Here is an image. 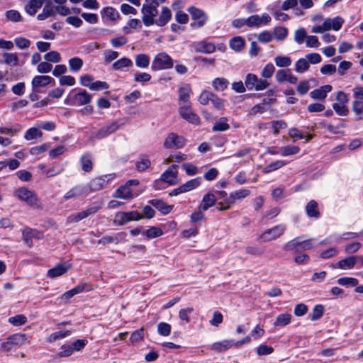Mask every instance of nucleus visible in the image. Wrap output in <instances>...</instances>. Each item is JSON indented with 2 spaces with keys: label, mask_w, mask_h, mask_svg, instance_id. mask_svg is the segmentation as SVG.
Segmentation results:
<instances>
[{
  "label": "nucleus",
  "mask_w": 363,
  "mask_h": 363,
  "mask_svg": "<svg viewBox=\"0 0 363 363\" xmlns=\"http://www.w3.org/2000/svg\"><path fill=\"white\" fill-rule=\"evenodd\" d=\"M356 263V257H350L346 259H342L339 262V266L341 268L350 269L354 267Z\"/></svg>",
  "instance_id": "59"
},
{
  "label": "nucleus",
  "mask_w": 363,
  "mask_h": 363,
  "mask_svg": "<svg viewBox=\"0 0 363 363\" xmlns=\"http://www.w3.org/2000/svg\"><path fill=\"white\" fill-rule=\"evenodd\" d=\"M326 22L328 23V28L330 30L331 29H333L334 30H339L343 23H344V19L342 18L340 16H337L335 18H326L325 19Z\"/></svg>",
  "instance_id": "33"
},
{
  "label": "nucleus",
  "mask_w": 363,
  "mask_h": 363,
  "mask_svg": "<svg viewBox=\"0 0 363 363\" xmlns=\"http://www.w3.org/2000/svg\"><path fill=\"white\" fill-rule=\"evenodd\" d=\"M133 65L131 60L127 57H123L113 64V68L115 70H119L124 67H130Z\"/></svg>",
  "instance_id": "40"
},
{
  "label": "nucleus",
  "mask_w": 363,
  "mask_h": 363,
  "mask_svg": "<svg viewBox=\"0 0 363 363\" xmlns=\"http://www.w3.org/2000/svg\"><path fill=\"white\" fill-rule=\"evenodd\" d=\"M23 336V335L18 333L9 336L6 339L1 341L0 344L1 350L5 352H9L16 350V347L21 344Z\"/></svg>",
  "instance_id": "6"
},
{
  "label": "nucleus",
  "mask_w": 363,
  "mask_h": 363,
  "mask_svg": "<svg viewBox=\"0 0 363 363\" xmlns=\"http://www.w3.org/2000/svg\"><path fill=\"white\" fill-rule=\"evenodd\" d=\"M275 65L279 67H288L291 65V59L289 56L277 55L274 58Z\"/></svg>",
  "instance_id": "37"
},
{
  "label": "nucleus",
  "mask_w": 363,
  "mask_h": 363,
  "mask_svg": "<svg viewBox=\"0 0 363 363\" xmlns=\"http://www.w3.org/2000/svg\"><path fill=\"white\" fill-rule=\"evenodd\" d=\"M313 247V239L306 240L304 241H299L298 239H294L287 242L284 249L286 251H291L294 250H307Z\"/></svg>",
  "instance_id": "9"
},
{
  "label": "nucleus",
  "mask_w": 363,
  "mask_h": 363,
  "mask_svg": "<svg viewBox=\"0 0 363 363\" xmlns=\"http://www.w3.org/2000/svg\"><path fill=\"white\" fill-rule=\"evenodd\" d=\"M43 135L42 132L36 128H29L25 133L24 138L27 140H31Z\"/></svg>",
  "instance_id": "46"
},
{
  "label": "nucleus",
  "mask_w": 363,
  "mask_h": 363,
  "mask_svg": "<svg viewBox=\"0 0 363 363\" xmlns=\"http://www.w3.org/2000/svg\"><path fill=\"white\" fill-rule=\"evenodd\" d=\"M27 320V317L23 314L11 316L8 320L9 323L14 326H21L26 324Z\"/></svg>",
  "instance_id": "38"
},
{
  "label": "nucleus",
  "mask_w": 363,
  "mask_h": 363,
  "mask_svg": "<svg viewBox=\"0 0 363 363\" xmlns=\"http://www.w3.org/2000/svg\"><path fill=\"white\" fill-rule=\"evenodd\" d=\"M83 65V61L79 57H73L69 60V68L72 71H79Z\"/></svg>",
  "instance_id": "55"
},
{
  "label": "nucleus",
  "mask_w": 363,
  "mask_h": 363,
  "mask_svg": "<svg viewBox=\"0 0 363 363\" xmlns=\"http://www.w3.org/2000/svg\"><path fill=\"white\" fill-rule=\"evenodd\" d=\"M113 196L117 199H129L133 198V196L130 188L125 184L117 189Z\"/></svg>",
  "instance_id": "23"
},
{
  "label": "nucleus",
  "mask_w": 363,
  "mask_h": 363,
  "mask_svg": "<svg viewBox=\"0 0 363 363\" xmlns=\"http://www.w3.org/2000/svg\"><path fill=\"white\" fill-rule=\"evenodd\" d=\"M309 69L308 62L306 58H300L295 64V71L303 73Z\"/></svg>",
  "instance_id": "44"
},
{
  "label": "nucleus",
  "mask_w": 363,
  "mask_h": 363,
  "mask_svg": "<svg viewBox=\"0 0 363 363\" xmlns=\"http://www.w3.org/2000/svg\"><path fill=\"white\" fill-rule=\"evenodd\" d=\"M74 353L72 345L70 344L62 345L59 350L57 356L60 358L70 357Z\"/></svg>",
  "instance_id": "43"
},
{
  "label": "nucleus",
  "mask_w": 363,
  "mask_h": 363,
  "mask_svg": "<svg viewBox=\"0 0 363 363\" xmlns=\"http://www.w3.org/2000/svg\"><path fill=\"white\" fill-rule=\"evenodd\" d=\"M216 202V197L212 193H208L203 197V199L199 205L200 209L203 211L208 210L210 207L213 206Z\"/></svg>",
  "instance_id": "22"
},
{
  "label": "nucleus",
  "mask_w": 363,
  "mask_h": 363,
  "mask_svg": "<svg viewBox=\"0 0 363 363\" xmlns=\"http://www.w3.org/2000/svg\"><path fill=\"white\" fill-rule=\"evenodd\" d=\"M275 71L274 66L272 63H268L263 68L261 75L263 78L268 79L270 78Z\"/></svg>",
  "instance_id": "63"
},
{
  "label": "nucleus",
  "mask_w": 363,
  "mask_h": 363,
  "mask_svg": "<svg viewBox=\"0 0 363 363\" xmlns=\"http://www.w3.org/2000/svg\"><path fill=\"white\" fill-rule=\"evenodd\" d=\"M4 57L5 58V63L7 65H13V66H16L18 62V57L16 54L4 52L3 54Z\"/></svg>",
  "instance_id": "53"
},
{
  "label": "nucleus",
  "mask_w": 363,
  "mask_h": 363,
  "mask_svg": "<svg viewBox=\"0 0 363 363\" xmlns=\"http://www.w3.org/2000/svg\"><path fill=\"white\" fill-rule=\"evenodd\" d=\"M250 194L248 189H240L230 194V196L225 200V203H234L235 200L246 198Z\"/></svg>",
  "instance_id": "24"
},
{
  "label": "nucleus",
  "mask_w": 363,
  "mask_h": 363,
  "mask_svg": "<svg viewBox=\"0 0 363 363\" xmlns=\"http://www.w3.org/2000/svg\"><path fill=\"white\" fill-rule=\"evenodd\" d=\"M44 59L48 62L57 63L60 62L61 57L58 52L50 51L44 55Z\"/></svg>",
  "instance_id": "51"
},
{
  "label": "nucleus",
  "mask_w": 363,
  "mask_h": 363,
  "mask_svg": "<svg viewBox=\"0 0 363 363\" xmlns=\"http://www.w3.org/2000/svg\"><path fill=\"white\" fill-rule=\"evenodd\" d=\"M273 352H274V348L272 347L269 346L265 344H261L257 348V354L259 356L268 355V354H272Z\"/></svg>",
  "instance_id": "61"
},
{
  "label": "nucleus",
  "mask_w": 363,
  "mask_h": 363,
  "mask_svg": "<svg viewBox=\"0 0 363 363\" xmlns=\"http://www.w3.org/2000/svg\"><path fill=\"white\" fill-rule=\"evenodd\" d=\"M325 311L324 306L321 304L315 305L312 312L308 315V318L311 321L319 320L323 315Z\"/></svg>",
  "instance_id": "31"
},
{
  "label": "nucleus",
  "mask_w": 363,
  "mask_h": 363,
  "mask_svg": "<svg viewBox=\"0 0 363 363\" xmlns=\"http://www.w3.org/2000/svg\"><path fill=\"white\" fill-rule=\"evenodd\" d=\"M189 94L187 91L184 88H181L179 89V105L181 106H186L189 105Z\"/></svg>",
  "instance_id": "57"
},
{
  "label": "nucleus",
  "mask_w": 363,
  "mask_h": 363,
  "mask_svg": "<svg viewBox=\"0 0 363 363\" xmlns=\"http://www.w3.org/2000/svg\"><path fill=\"white\" fill-rule=\"evenodd\" d=\"M307 38V33L304 28H301L295 31L294 40L298 44H301Z\"/></svg>",
  "instance_id": "62"
},
{
  "label": "nucleus",
  "mask_w": 363,
  "mask_h": 363,
  "mask_svg": "<svg viewBox=\"0 0 363 363\" xmlns=\"http://www.w3.org/2000/svg\"><path fill=\"white\" fill-rule=\"evenodd\" d=\"M286 227L284 225H276L270 229L266 230L263 233H262L259 236L258 240L269 242L275 240L279 238L284 233Z\"/></svg>",
  "instance_id": "7"
},
{
  "label": "nucleus",
  "mask_w": 363,
  "mask_h": 363,
  "mask_svg": "<svg viewBox=\"0 0 363 363\" xmlns=\"http://www.w3.org/2000/svg\"><path fill=\"white\" fill-rule=\"evenodd\" d=\"M150 164V160L146 157H143L140 161L136 162V168L138 171L143 172L149 168Z\"/></svg>",
  "instance_id": "52"
},
{
  "label": "nucleus",
  "mask_w": 363,
  "mask_h": 363,
  "mask_svg": "<svg viewBox=\"0 0 363 363\" xmlns=\"http://www.w3.org/2000/svg\"><path fill=\"white\" fill-rule=\"evenodd\" d=\"M157 6L153 0H145L142 7L143 22L146 26L155 24V18L158 13Z\"/></svg>",
  "instance_id": "2"
},
{
  "label": "nucleus",
  "mask_w": 363,
  "mask_h": 363,
  "mask_svg": "<svg viewBox=\"0 0 363 363\" xmlns=\"http://www.w3.org/2000/svg\"><path fill=\"white\" fill-rule=\"evenodd\" d=\"M299 150L297 146H284L280 148V153L282 156H290L297 154Z\"/></svg>",
  "instance_id": "48"
},
{
  "label": "nucleus",
  "mask_w": 363,
  "mask_h": 363,
  "mask_svg": "<svg viewBox=\"0 0 363 363\" xmlns=\"http://www.w3.org/2000/svg\"><path fill=\"white\" fill-rule=\"evenodd\" d=\"M129 120L128 118L121 119L116 121H113L109 124L101 128L96 133L95 138L97 139H102L113 133H115L120 126L124 125L125 123H128Z\"/></svg>",
  "instance_id": "4"
},
{
  "label": "nucleus",
  "mask_w": 363,
  "mask_h": 363,
  "mask_svg": "<svg viewBox=\"0 0 363 363\" xmlns=\"http://www.w3.org/2000/svg\"><path fill=\"white\" fill-rule=\"evenodd\" d=\"M234 345L233 340H225L220 342H214L212 345V350L217 352H223L230 348Z\"/></svg>",
  "instance_id": "28"
},
{
  "label": "nucleus",
  "mask_w": 363,
  "mask_h": 363,
  "mask_svg": "<svg viewBox=\"0 0 363 363\" xmlns=\"http://www.w3.org/2000/svg\"><path fill=\"white\" fill-rule=\"evenodd\" d=\"M93 291L94 289L91 285L86 283H82L73 288L72 289L67 291L64 294V295H77L82 293L86 294L92 292Z\"/></svg>",
  "instance_id": "18"
},
{
  "label": "nucleus",
  "mask_w": 363,
  "mask_h": 363,
  "mask_svg": "<svg viewBox=\"0 0 363 363\" xmlns=\"http://www.w3.org/2000/svg\"><path fill=\"white\" fill-rule=\"evenodd\" d=\"M14 194L18 199L26 203L33 208L39 209L42 208V203L36 194L27 188H19L16 190Z\"/></svg>",
  "instance_id": "1"
},
{
  "label": "nucleus",
  "mask_w": 363,
  "mask_h": 363,
  "mask_svg": "<svg viewBox=\"0 0 363 363\" xmlns=\"http://www.w3.org/2000/svg\"><path fill=\"white\" fill-rule=\"evenodd\" d=\"M291 315L287 313H281L278 315L274 322L275 328H281L291 323Z\"/></svg>",
  "instance_id": "20"
},
{
  "label": "nucleus",
  "mask_w": 363,
  "mask_h": 363,
  "mask_svg": "<svg viewBox=\"0 0 363 363\" xmlns=\"http://www.w3.org/2000/svg\"><path fill=\"white\" fill-rule=\"evenodd\" d=\"M275 79L279 83L287 82L291 84H295L298 82V78L291 74L290 69H279L276 72Z\"/></svg>",
  "instance_id": "12"
},
{
  "label": "nucleus",
  "mask_w": 363,
  "mask_h": 363,
  "mask_svg": "<svg viewBox=\"0 0 363 363\" xmlns=\"http://www.w3.org/2000/svg\"><path fill=\"white\" fill-rule=\"evenodd\" d=\"M55 15V6H45L43 7L42 13H39L37 18L39 21H43L48 17L54 16Z\"/></svg>",
  "instance_id": "36"
},
{
  "label": "nucleus",
  "mask_w": 363,
  "mask_h": 363,
  "mask_svg": "<svg viewBox=\"0 0 363 363\" xmlns=\"http://www.w3.org/2000/svg\"><path fill=\"white\" fill-rule=\"evenodd\" d=\"M99 209V207L92 206L85 211H81L75 214H72L67 218V221L70 223L79 222L86 218L89 216L95 213L96 212L98 211Z\"/></svg>",
  "instance_id": "15"
},
{
  "label": "nucleus",
  "mask_w": 363,
  "mask_h": 363,
  "mask_svg": "<svg viewBox=\"0 0 363 363\" xmlns=\"http://www.w3.org/2000/svg\"><path fill=\"white\" fill-rule=\"evenodd\" d=\"M43 4V0H31L26 6L25 9L28 13L33 16L42 7Z\"/></svg>",
  "instance_id": "26"
},
{
  "label": "nucleus",
  "mask_w": 363,
  "mask_h": 363,
  "mask_svg": "<svg viewBox=\"0 0 363 363\" xmlns=\"http://www.w3.org/2000/svg\"><path fill=\"white\" fill-rule=\"evenodd\" d=\"M83 194V190L79 186H75L72 188L71 190H69L68 192L66 193L65 195V199H70L73 198L78 197L81 196Z\"/></svg>",
  "instance_id": "56"
},
{
  "label": "nucleus",
  "mask_w": 363,
  "mask_h": 363,
  "mask_svg": "<svg viewBox=\"0 0 363 363\" xmlns=\"http://www.w3.org/2000/svg\"><path fill=\"white\" fill-rule=\"evenodd\" d=\"M150 203L164 214L169 213L172 209V206L166 204L162 200L154 199L150 201Z\"/></svg>",
  "instance_id": "29"
},
{
  "label": "nucleus",
  "mask_w": 363,
  "mask_h": 363,
  "mask_svg": "<svg viewBox=\"0 0 363 363\" xmlns=\"http://www.w3.org/2000/svg\"><path fill=\"white\" fill-rule=\"evenodd\" d=\"M173 65L172 59L166 52H160L152 60L151 68L155 71L167 69L172 68Z\"/></svg>",
  "instance_id": "3"
},
{
  "label": "nucleus",
  "mask_w": 363,
  "mask_h": 363,
  "mask_svg": "<svg viewBox=\"0 0 363 363\" xmlns=\"http://www.w3.org/2000/svg\"><path fill=\"white\" fill-rule=\"evenodd\" d=\"M269 101H262L261 103L255 105L251 111V115H255L257 113H263L270 108V105L268 104Z\"/></svg>",
  "instance_id": "35"
},
{
  "label": "nucleus",
  "mask_w": 363,
  "mask_h": 363,
  "mask_svg": "<svg viewBox=\"0 0 363 363\" xmlns=\"http://www.w3.org/2000/svg\"><path fill=\"white\" fill-rule=\"evenodd\" d=\"M157 332L160 335L168 336L171 333V325L169 323L161 322L157 325Z\"/></svg>",
  "instance_id": "50"
},
{
  "label": "nucleus",
  "mask_w": 363,
  "mask_h": 363,
  "mask_svg": "<svg viewBox=\"0 0 363 363\" xmlns=\"http://www.w3.org/2000/svg\"><path fill=\"white\" fill-rule=\"evenodd\" d=\"M171 17L172 13L170 9L165 6L162 7L159 18L157 20L155 19V24L157 25L158 26H164L169 22V21L171 19Z\"/></svg>",
  "instance_id": "19"
},
{
  "label": "nucleus",
  "mask_w": 363,
  "mask_h": 363,
  "mask_svg": "<svg viewBox=\"0 0 363 363\" xmlns=\"http://www.w3.org/2000/svg\"><path fill=\"white\" fill-rule=\"evenodd\" d=\"M215 46L211 43H202L197 45L196 50L201 52L212 53L215 51Z\"/></svg>",
  "instance_id": "49"
},
{
  "label": "nucleus",
  "mask_w": 363,
  "mask_h": 363,
  "mask_svg": "<svg viewBox=\"0 0 363 363\" xmlns=\"http://www.w3.org/2000/svg\"><path fill=\"white\" fill-rule=\"evenodd\" d=\"M91 100V95L86 91H81L74 96V101L79 106L87 104Z\"/></svg>",
  "instance_id": "30"
},
{
  "label": "nucleus",
  "mask_w": 363,
  "mask_h": 363,
  "mask_svg": "<svg viewBox=\"0 0 363 363\" xmlns=\"http://www.w3.org/2000/svg\"><path fill=\"white\" fill-rule=\"evenodd\" d=\"M245 84L248 90L256 91L264 90L269 86L267 80L259 79L254 74H248L246 76Z\"/></svg>",
  "instance_id": "5"
},
{
  "label": "nucleus",
  "mask_w": 363,
  "mask_h": 363,
  "mask_svg": "<svg viewBox=\"0 0 363 363\" xmlns=\"http://www.w3.org/2000/svg\"><path fill=\"white\" fill-rule=\"evenodd\" d=\"M230 128V125L228 123L226 117L219 118L212 127L213 132H223L228 130Z\"/></svg>",
  "instance_id": "27"
},
{
  "label": "nucleus",
  "mask_w": 363,
  "mask_h": 363,
  "mask_svg": "<svg viewBox=\"0 0 363 363\" xmlns=\"http://www.w3.org/2000/svg\"><path fill=\"white\" fill-rule=\"evenodd\" d=\"M288 30L284 27H276L273 34L278 40H283L287 35Z\"/></svg>",
  "instance_id": "58"
},
{
  "label": "nucleus",
  "mask_w": 363,
  "mask_h": 363,
  "mask_svg": "<svg viewBox=\"0 0 363 363\" xmlns=\"http://www.w3.org/2000/svg\"><path fill=\"white\" fill-rule=\"evenodd\" d=\"M332 86L330 85H324L319 89H315L310 93V96L316 100L324 101L327 96V94L331 91Z\"/></svg>",
  "instance_id": "16"
},
{
  "label": "nucleus",
  "mask_w": 363,
  "mask_h": 363,
  "mask_svg": "<svg viewBox=\"0 0 363 363\" xmlns=\"http://www.w3.org/2000/svg\"><path fill=\"white\" fill-rule=\"evenodd\" d=\"M69 267L65 264H59L52 269H50L47 272V276L50 279H55L65 274Z\"/></svg>",
  "instance_id": "17"
},
{
  "label": "nucleus",
  "mask_w": 363,
  "mask_h": 363,
  "mask_svg": "<svg viewBox=\"0 0 363 363\" xmlns=\"http://www.w3.org/2000/svg\"><path fill=\"white\" fill-rule=\"evenodd\" d=\"M189 12L193 19L198 20L197 22L191 24L192 26L200 28L205 24L207 17L203 11L195 7H190L189 9Z\"/></svg>",
  "instance_id": "14"
},
{
  "label": "nucleus",
  "mask_w": 363,
  "mask_h": 363,
  "mask_svg": "<svg viewBox=\"0 0 363 363\" xmlns=\"http://www.w3.org/2000/svg\"><path fill=\"white\" fill-rule=\"evenodd\" d=\"M318 203L312 200L307 204L306 207V213L310 217H318L319 212L317 210Z\"/></svg>",
  "instance_id": "42"
},
{
  "label": "nucleus",
  "mask_w": 363,
  "mask_h": 363,
  "mask_svg": "<svg viewBox=\"0 0 363 363\" xmlns=\"http://www.w3.org/2000/svg\"><path fill=\"white\" fill-rule=\"evenodd\" d=\"M176 165H172L168 170L165 171L161 175V180L167 182L170 184H176V178L177 177V171H174L172 169L175 168Z\"/></svg>",
  "instance_id": "21"
},
{
  "label": "nucleus",
  "mask_w": 363,
  "mask_h": 363,
  "mask_svg": "<svg viewBox=\"0 0 363 363\" xmlns=\"http://www.w3.org/2000/svg\"><path fill=\"white\" fill-rule=\"evenodd\" d=\"M194 308L192 307H187L186 308H182L179 312V318L184 321L186 323H189L190 319L189 315L193 312Z\"/></svg>",
  "instance_id": "54"
},
{
  "label": "nucleus",
  "mask_w": 363,
  "mask_h": 363,
  "mask_svg": "<svg viewBox=\"0 0 363 363\" xmlns=\"http://www.w3.org/2000/svg\"><path fill=\"white\" fill-rule=\"evenodd\" d=\"M82 169L86 172L92 169V162L88 155H84L81 158Z\"/></svg>",
  "instance_id": "60"
},
{
  "label": "nucleus",
  "mask_w": 363,
  "mask_h": 363,
  "mask_svg": "<svg viewBox=\"0 0 363 363\" xmlns=\"http://www.w3.org/2000/svg\"><path fill=\"white\" fill-rule=\"evenodd\" d=\"M184 139L183 137L176 133H169L164 142V147L167 149L182 148L184 145Z\"/></svg>",
  "instance_id": "10"
},
{
  "label": "nucleus",
  "mask_w": 363,
  "mask_h": 363,
  "mask_svg": "<svg viewBox=\"0 0 363 363\" xmlns=\"http://www.w3.org/2000/svg\"><path fill=\"white\" fill-rule=\"evenodd\" d=\"M286 165V162L281 160H277L268 164L263 169V172L265 174L269 173L272 171H275Z\"/></svg>",
  "instance_id": "45"
},
{
  "label": "nucleus",
  "mask_w": 363,
  "mask_h": 363,
  "mask_svg": "<svg viewBox=\"0 0 363 363\" xmlns=\"http://www.w3.org/2000/svg\"><path fill=\"white\" fill-rule=\"evenodd\" d=\"M179 113L184 119L192 124L198 125L200 123L199 116L192 112L190 104L181 106L179 107Z\"/></svg>",
  "instance_id": "11"
},
{
  "label": "nucleus",
  "mask_w": 363,
  "mask_h": 363,
  "mask_svg": "<svg viewBox=\"0 0 363 363\" xmlns=\"http://www.w3.org/2000/svg\"><path fill=\"white\" fill-rule=\"evenodd\" d=\"M72 334V331L69 330H60L57 332H55L51 333L48 337V342H53L57 340L63 339L66 337L69 336Z\"/></svg>",
  "instance_id": "32"
},
{
  "label": "nucleus",
  "mask_w": 363,
  "mask_h": 363,
  "mask_svg": "<svg viewBox=\"0 0 363 363\" xmlns=\"http://www.w3.org/2000/svg\"><path fill=\"white\" fill-rule=\"evenodd\" d=\"M22 235L23 240L26 245L29 247H32V238L34 236V231L30 228H26L23 230Z\"/></svg>",
  "instance_id": "47"
},
{
  "label": "nucleus",
  "mask_w": 363,
  "mask_h": 363,
  "mask_svg": "<svg viewBox=\"0 0 363 363\" xmlns=\"http://www.w3.org/2000/svg\"><path fill=\"white\" fill-rule=\"evenodd\" d=\"M245 45V40L239 36L233 38L230 41V47L235 51H240Z\"/></svg>",
  "instance_id": "41"
},
{
  "label": "nucleus",
  "mask_w": 363,
  "mask_h": 363,
  "mask_svg": "<svg viewBox=\"0 0 363 363\" xmlns=\"http://www.w3.org/2000/svg\"><path fill=\"white\" fill-rule=\"evenodd\" d=\"M201 183L200 177L191 179L169 193V196H177L180 194L188 192L198 187Z\"/></svg>",
  "instance_id": "8"
},
{
  "label": "nucleus",
  "mask_w": 363,
  "mask_h": 363,
  "mask_svg": "<svg viewBox=\"0 0 363 363\" xmlns=\"http://www.w3.org/2000/svg\"><path fill=\"white\" fill-rule=\"evenodd\" d=\"M228 84V81L223 77H217L212 82V86L216 91H224L227 89Z\"/></svg>",
  "instance_id": "34"
},
{
  "label": "nucleus",
  "mask_w": 363,
  "mask_h": 363,
  "mask_svg": "<svg viewBox=\"0 0 363 363\" xmlns=\"http://www.w3.org/2000/svg\"><path fill=\"white\" fill-rule=\"evenodd\" d=\"M333 108L334 111L336 112V113H337L340 116H347L349 113V110L345 106V104L335 103L333 105Z\"/></svg>",
  "instance_id": "64"
},
{
  "label": "nucleus",
  "mask_w": 363,
  "mask_h": 363,
  "mask_svg": "<svg viewBox=\"0 0 363 363\" xmlns=\"http://www.w3.org/2000/svg\"><path fill=\"white\" fill-rule=\"evenodd\" d=\"M246 20L248 27H258L262 24H267L271 21V17L267 13H263L262 16L252 15Z\"/></svg>",
  "instance_id": "13"
},
{
  "label": "nucleus",
  "mask_w": 363,
  "mask_h": 363,
  "mask_svg": "<svg viewBox=\"0 0 363 363\" xmlns=\"http://www.w3.org/2000/svg\"><path fill=\"white\" fill-rule=\"evenodd\" d=\"M52 80L50 76L38 75L33 79L32 85L33 87H43L49 84Z\"/></svg>",
  "instance_id": "25"
},
{
  "label": "nucleus",
  "mask_w": 363,
  "mask_h": 363,
  "mask_svg": "<svg viewBox=\"0 0 363 363\" xmlns=\"http://www.w3.org/2000/svg\"><path fill=\"white\" fill-rule=\"evenodd\" d=\"M150 57L145 54H139L135 56V65L140 68H146L149 66Z\"/></svg>",
  "instance_id": "39"
}]
</instances>
